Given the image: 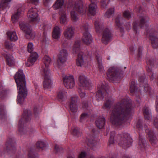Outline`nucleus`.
Wrapping results in <instances>:
<instances>
[{"mask_svg":"<svg viewBox=\"0 0 158 158\" xmlns=\"http://www.w3.org/2000/svg\"><path fill=\"white\" fill-rule=\"evenodd\" d=\"M132 110L131 105L125 99L118 103L113 108L111 115L110 120L114 125H120L123 120L129 114Z\"/></svg>","mask_w":158,"mask_h":158,"instance_id":"obj_1","label":"nucleus"},{"mask_svg":"<svg viewBox=\"0 0 158 158\" xmlns=\"http://www.w3.org/2000/svg\"><path fill=\"white\" fill-rule=\"evenodd\" d=\"M18 90V95L17 98V103L22 104L27 96V91L26 88L25 77L23 70H19L14 76Z\"/></svg>","mask_w":158,"mask_h":158,"instance_id":"obj_2","label":"nucleus"},{"mask_svg":"<svg viewBox=\"0 0 158 158\" xmlns=\"http://www.w3.org/2000/svg\"><path fill=\"white\" fill-rule=\"evenodd\" d=\"M43 61L45 65L42 69V74L44 77L43 85L45 89H50L52 87V84L50 69L49 68L51 59L49 56H46L44 57Z\"/></svg>","mask_w":158,"mask_h":158,"instance_id":"obj_3","label":"nucleus"},{"mask_svg":"<svg viewBox=\"0 0 158 158\" xmlns=\"http://www.w3.org/2000/svg\"><path fill=\"white\" fill-rule=\"evenodd\" d=\"M80 42L77 41L75 42L73 47L72 52L73 53H77L78 58L77 60V64L78 66L86 67V56L81 51L80 49Z\"/></svg>","mask_w":158,"mask_h":158,"instance_id":"obj_4","label":"nucleus"},{"mask_svg":"<svg viewBox=\"0 0 158 158\" xmlns=\"http://www.w3.org/2000/svg\"><path fill=\"white\" fill-rule=\"evenodd\" d=\"M88 28V25L87 23H82L81 24V28L85 31L83 33L82 40L85 44L88 45L91 44L92 42L91 36L87 30Z\"/></svg>","mask_w":158,"mask_h":158,"instance_id":"obj_5","label":"nucleus"},{"mask_svg":"<svg viewBox=\"0 0 158 158\" xmlns=\"http://www.w3.org/2000/svg\"><path fill=\"white\" fill-rule=\"evenodd\" d=\"M31 113L30 110H25L23 113V117L19 121L18 125L19 131L21 134L25 131V129L23 127L26 122L31 118Z\"/></svg>","mask_w":158,"mask_h":158,"instance_id":"obj_6","label":"nucleus"},{"mask_svg":"<svg viewBox=\"0 0 158 158\" xmlns=\"http://www.w3.org/2000/svg\"><path fill=\"white\" fill-rule=\"evenodd\" d=\"M73 4V6L74 10L79 12L81 15H84L86 13V7L83 6V2L82 0H77L75 2H70L68 5V7L71 6Z\"/></svg>","mask_w":158,"mask_h":158,"instance_id":"obj_7","label":"nucleus"},{"mask_svg":"<svg viewBox=\"0 0 158 158\" xmlns=\"http://www.w3.org/2000/svg\"><path fill=\"white\" fill-rule=\"evenodd\" d=\"M19 26L20 29L24 32L25 36L28 39H33L35 35L32 32L29 26L26 25L24 22H20L19 23Z\"/></svg>","mask_w":158,"mask_h":158,"instance_id":"obj_8","label":"nucleus"},{"mask_svg":"<svg viewBox=\"0 0 158 158\" xmlns=\"http://www.w3.org/2000/svg\"><path fill=\"white\" fill-rule=\"evenodd\" d=\"M119 70L114 67L110 68L107 73V77L113 80L119 79L120 78V76H119Z\"/></svg>","mask_w":158,"mask_h":158,"instance_id":"obj_9","label":"nucleus"},{"mask_svg":"<svg viewBox=\"0 0 158 158\" xmlns=\"http://www.w3.org/2000/svg\"><path fill=\"white\" fill-rule=\"evenodd\" d=\"M148 20V18L147 17L143 16L140 17V21L139 23L136 21L134 23L133 27L134 30L137 32L138 29L143 27L145 25L147 26Z\"/></svg>","mask_w":158,"mask_h":158,"instance_id":"obj_10","label":"nucleus"},{"mask_svg":"<svg viewBox=\"0 0 158 158\" xmlns=\"http://www.w3.org/2000/svg\"><path fill=\"white\" fill-rule=\"evenodd\" d=\"M64 85L68 89H71L75 85L74 79L72 76H65L63 78Z\"/></svg>","mask_w":158,"mask_h":158,"instance_id":"obj_11","label":"nucleus"},{"mask_svg":"<svg viewBox=\"0 0 158 158\" xmlns=\"http://www.w3.org/2000/svg\"><path fill=\"white\" fill-rule=\"evenodd\" d=\"M68 53L66 49H62L60 51L58 57V65L60 67L66 60Z\"/></svg>","mask_w":158,"mask_h":158,"instance_id":"obj_12","label":"nucleus"},{"mask_svg":"<svg viewBox=\"0 0 158 158\" xmlns=\"http://www.w3.org/2000/svg\"><path fill=\"white\" fill-rule=\"evenodd\" d=\"M38 10L36 8H31L28 11L27 15L29 20L31 22L36 21L37 20Z\"/></svg>","mask_w":158,"mask_h":158,"instance_id":"obj_13","label":"nucleus"},{"mask_svg":"<svg viewBox=\"0 0 158 158\" xmlns=\"http://www.w3.org/2000/svg\"><path fill=\"white\" fill-rule=\"evenodd\" d=\"M16 9V12L11 17V20L13 23H15L18 22L20 16L23 11V9L22 8V5L21 4H19L17 6Z\"/></svg>","mask_w":158,"mask_h":158,"instance_id":"obj_14","label":"nucleus"},{"mask_svg":"<svg viewBox=\"0 0 158 158\" xmlns=\"http://www.w3.org/2000/svg\"><path fill=\"white\" fill-rule=\"evenodd\" d=\"M111 35L110 30L108 28H106L103 31L102 41L105 44H107L110 40Z\"/></svg>","mask_w":158,"mask_h":158,"instance_id":"obj_15","label":"nucleus"},{"mask_svg":"<svg viewBox=\"0 0 158 158\" xmlns=\"http://www.w3.org/2000/svg\"><path fill=\"white\" fill-rule=\"evenodd\" d=\"M106 84H105V85H102L101 86L99 85L98 86V90L96 95V97L97 99L99 100L102 99L104 94L106 95Z\"/></svg>","mask_w":158,"mask_h":158,"instance_id":"obj_16","label":"nucleus"},{"mask_svg":"<svg viewBox=\"0 0 158 158\" xmlns=\"http://www.w3.org/2000/svg\"><path fill=\"white\" fill-rule=\"evenodd\" d=\"M78 85L84 89H88L89 85L88 81L86 77L83 75H80L79 77Z\"/></svg>","mask_w":158,"mask_h":158,"instance_id":"obj_17","label":"nucleus"},{"mask_svg":"<svg viewBox=\"0 0 158 158\" xmlns=\"http://www.w3.org/2000/svg\"><path fill=\"white\" fill-rule=\"evenodd\" d=\"M77 99L78 97L77 96H75L71 98V100L69 102V104L71 112L73 113L77 112V107L76 104Z\"/></svg>","mask_w":158,"mask_h":158,"instance_id":"obj_18","label":"nucleus"},{"mask_svg":"<svg viewBox=\"0 0 158 158\" xmlns=\"http://www.w3.org/2000/svg\"><path fill=\"white\" fill-rule=\"evenodd\" d=\"M74 28L71 26L68 27L65 30L64 32V35L66 39L70 40L74 37Z\"/></svg>","mask_w":158,"mask_h":158,"instance_id":"obj_19","label":"nucleus"},{"mask_svg":"<svg viewBox=\"0 0 158 158\" xmlns=\"http://www.w3.org/2000/svg\"><path fill=\"white\" fill-rule=\"evenodd\" d=\"M38 57V55L36 52H31L30 56L27 62L26 63V64L28 67H30L32 66L36 61Z\"/></svg>","mask_w":158,"mask_h":158,"instance_id":"obj_20","label":"nucleus"},{"mask_svg":"<svg viewBox=\"0 0 158 158\" xmlns=\"http://www.w3.org/2000/svg\"><path fill=\"white\" fill-rule=\"evenodd\" d=\"M2 55L6 58L7 64L10 66L13 65L15 63V59L13 56L6 52L2 53Z\"/></svg>","mask_w":158,"mask_h":158,"instance_id":"obj_21","label":"nucleus"},{"mask_svg":"<svg viewBox=\"0 0 158 158\" xmlns=\"http://www.w3.org/2000/svg\"><path fill=\"white\" fill-rule=\"evenodd\" d=\"M139 81L141 83V85H143L144 91L145 92L150 93L151 92V89L148 85L147 83L146 79H144V77H142L140 78L139 79Z\"/></svg>","mask_w":158,"mask_h":158,"instance_id":"obj_22","label":"nucleus"},{"mask_svg":"<svg viewBox=\"0 0 158 158\" xmlns=\"http://www.w3.org/2000/svg\"><path fill=\"white\" fill-rule=\"evenodd\" d=\"M11 0H2L0 3V9L6 12L10 7V3Z\"/></svg>","mask_w":158,"mask_h":158,"instance_id":"obj_23","label":"nucleus"},{"mask_svg":"<svg viewBox=\"0 0 158 158\" xmlns=\"http://www.w3.org/2000/svg\"><path fill=\"white\" fill-rule=\"evenodd\" d=\"M61 30L58 26L54 27L52 33V37L56 39H59L61 35Z\"/></svg>","mask_w":158,"mask_h":158,"instance_id":"obj_24","label":"nucleus"},{"mask_svg":"<svg viewBox=\"0 0 158 158\" xmlns=\"http://www.w3.org/2000/svg\"><path fill=\"white\" fill-rule=\"evenodd\" d=\"M132 142L131 138L130 136H127L126 137H124L121 140L120 143L121 145L128 147L131 144Z\"/></svg>","mask_w":158,"mask_h":158,"instance_id":"obj_25","label":"nucleus"},{"mask_svg":"<svg viewBox=\"0 0 158 158\" xmlns=\"http://www.w3.org/2000/svg\"><path fill=\"white\" fill-rule=\"evenodd\" d=\"M60 23L61 24H65L67 22L68 19L65 11L61 10L60 12Z\"/></svg>","mask_w":158,"mask_h":158,"instance_id":"obj_26","label":"nucleus"},{"mask_svg":"<svg viewBox=\"0 0 158 158\" xmlns=\"http://www.w3.org/2000/svg\"><path fill=\"white\" fill-rule=\"evenodd\" d=\"M97 127L100 129L104 127L105 123V119L103 117L98 118L95 122Z\"/></svg>","mask_w":158,"mask_h":158,"instance_id":"obj_27","label":"nucleus"},{"mask_svg":"<svg viewBox=\"0 0 158 158\" xmlns=\"http://www.w3.org/2000/svg\"><path fill=\"white\" fill-rule=\"evenodd\" d=\"M7 35L8 37L12 41H16L18 38L16 32L15 31H10L7 32Z\"/></svg>","mask_w":158,"mask_h":158,"instance_id":"obj_28","label":"nucleus"},{"mask_svg":"<svg viewBox=\"0 0 158 158\" xmlns=\"http://www.w3.org/2000/svg\"><path fill=\"white\" fill-rule=\"evenodd\" d=\"M96 58L97 60L98 68L100 71L101 72L103 73L104 70L102 64V57L100 55L97 54L96 56Z\"/></svg>","mask_w":158,"mask_h":158,"instance_id":"obj_29","label":"nucleus"},{"mask_svg":"<svg viewBox=\"0 0 158 158\" xmlns=\"http://www.w3.org/2000/svg\"><path fill=\"white\" fill-rule=\"evenodd\" d=\"M97 7V5L94 3L91 2L89 8V11L90 14L92 15H95L96 13Z\"/></svg>","mask_w":158,"mask_h":158,"instance_id":"obj_30","label":"nucleus"},{"mask_svg":"<svg viewBox=\"0 0 158 158\" xmlns=\"http://www.w3.org/2000/svg\"><path fill=\"white\" fill-rule=\"evenodd\" d=\"M150 38L152 47L153 48H158V38L156 36L152 35H150Z\"/></svg>","mask_w":158,"mask_h":158,"instance_id":"obj_31","label":"nucleus"},{"mask_svg":"<svg viewBox=\"0 0 158 158\" xmlns=\"http://www.w3.org/2000/svg\"><path fill=\"white\" fill-rule=\"evenodd\" d=\"M97 144V142L95 140L93 139L89 140L87 143L88 146L94 150H95L96 148H98Z\"/></svg>","mask_w":158,"mask_h":158,"instance_id":"obj_32","label":"nucleus"},{"mask_svg":"<svg viewBox=\"0 0 158 158\" xmlns=\"http://www.w3.org/2000/svg\"><path fill=\"white\" fill-rule=\"evenodd\" d=\"M64 3V0H57L53 7L55 9H58L61 7Z\"/></svg>","mask_w":158,"mask_h":158,"instance_id":"obj_33","label":"nucleus"},{"mask_svg":"<svg viewBox=\"0 0 158 158\" xmlns=\"http://www.w3.org/2000/svg\"><path fill=\"white\" fill-rule=\"evenodd\" d=\"M143 113L145 119L149 120L151 118L152 116L150 110L148 107H146L144 108Z\"/></svg>","mask_w":158,"mask_h":158,"instance_id":"obj_34","label":"nucleus"},{"mask_svg":"<svg viewBox=\"0 0 158 158\" xmlns=\"http://www.w3.org/2000/svg\"><path fill=\"white\" fill-rule=\"evenodd\" d=\"M36 145L37 148L44 149L46 147V142L43 141H39L37 143Z\"/></svg>","mask_w":158,"mask_h":158,"instance_id":"obj_35","label":"nucleus"},{"mask_svg":"<svg viewBox=\"0 0 158 158\" xmlns=\"http://www.w3.org/2000/svg\"><path fill=\"white\" fill-rule=\"evenodd\" d=\"M95 26L96 31L98 32H99L102 28V24L100 23L99 20H98L95 21Z\"/></svg>","mask_w":158,"mask_h":158,"instance_id":"obj_36","label":"nucleus"},{"mask_svg":"<svg viewBox=\"0 0 158 158\" xmlns=\"http://www.w3.org/2000/svg\"><path fill=\"white\" fill-rule=\"evenodd\" d=\"M156 110L157 111H158V97L156 98ZM154 124L156 127L158 128V118H156L155 119Z\"/></svg>","mask_w":158,"mask_h":158,"instance_id":"obj_37","label":"nucleus"},{"mask_svg":"<svg viewBox=\"0 0 158 158\" xmlns=\"http://www.w3.org/2000/svg\"><path fill=\"white\" fill-rule=\"evenodd\" d=\"M136 83L135 81H132L130 85V90L131 93H133L136 91Z\"/></svg>","mask_w":158,"mask_h":158,"instance_id":"obj_38","label":"nucleus"},{"mask_svg":"<svg viewBox=\"0 0 158 158\" xmlns=\"http://www.w3.org/2000/svg\"><path fill=\"white\" fill-rule=\"evenodd\" d=\"M51 28V25L48 24L46 22H45L44 23H41L40 24V29L44 30H46L48 29H50Z\"/></svg>","mask_w":158,"mask_h":158,"instance_id":"obj_39","label":"nucleus"},{"mask_svg":"<svg viewBox=\"0 0 158 158\" xmlns=\"http://www.w3.org/2000/svg\"><path fill=\"white\" fill-rule=\"evenodd\" d=\"M66 92L64 90H60L58 94V98L59 99H62L64 98L66 95Z\"/></svg>","mask_w":158,"mask_h":158,"instance_id":"obj_40","label":"nucleus"},{"mask_svg":"<svg viewBox=\"0 0 158 158\" xmlns=\"http://www.w3.org/2000/svg\"><path fill=\"white\" fill-rule=\"evenodd\" d=\"M114 12V9L111 8L109 9L106 12L105 15L107 18H110Z\"/></svg>","mask_w":158,"mask_h":158,"instance_id":"obj_41","label":"nucleus"},{"mask_svg":"<svg viewBox=\"0 0 158 158\" xmlns=\"http://www.w3.org/2000/svg\"><path fill=\"white\" fill-rule=\"evenodd\" d=\"M71 17L73 21L75 22L78 20V18L77 17V14L75 11H72L71 12Z\"/></svg>","mask_w":158,"mask_h":158,"instance_id":"obj_42","label":"nucleus"},{"mask_svg":"<svg viewBox=\"0 0 158 158\" xmlns=\"http://www.w3.org/2000/svg\"><path fill=\"white\" fill-rule=\"evenodd\" d=\"M148 135L150 141L152 142H154L156 140V138L154 133H153L152 132L150 131L148 133Z\"/></svg>","mask_w":158,"mask_h":158,"instance_id":"obj_43","label":"nucleus"},{"mask_svg":"<svg viewBox=\"0 0 158 158\" xmlns=\"http://www.w3.org/2000/svg\"><path fill=\"white\" fill-rule=\"evenodd\" d=\"M55 150L56 152L59 154L63 153L64 151L63 148L60 147L57 145H56L55 146Z\"/></svg>","mask_w":158,"mask_h":158,"instance_id":"obj_44","label":"nucleus"},{"mask_svg":"<svg viewBox=\"0 0 158 158\" xmlns=\"http://www.w3.org/2000/svg\"><path fill=\"white\" fill-rule=\"evenodd\" d=\"M83 88V89H82V87H81L79 89L78 92L79 93L80 96L81 98H84L85 96V94L84 89Z\"/></svg>","mask_w":158,"mask_h":158,"instance_id":"obj_45","label":"nucleus"},{"mask_svg":"<svg viewBox=\"0 0 158 158\" xmlns=\"http://www.w3.org/2000/svg\"><path fill=\"white\" fill-rule=\"evenodd\" d=\"M113 101V100L110 99L107 100L105 104V106L103 107V108L105 107L107 108H109L112 104Z\"/></svg>","mask_w":158,"mask_h":158,"instance_id":"obj_46","label":"nucleus"},{"mask_svg":"<svg viewBox=\"0 0 158 158\" xmlns=\"http://www.w3.org/2000/svg\"><path fill=\"white\" fill-rule=\"evenodd\" d=\"M34 49L33 44L30 42L28 43L27 45V50L29 52L31 53L33 50Z\"/></svg>","mask_w":158,"mask_h":158,"instance_id":"obj_47","label":"nucleus"},{"mask_svg":"<svg viewBox=\"0 0 158 158\" xmlns=\"http://www.w3.org/2000/svg\"><path fill=\"white\" fill-rule=\"evenodd\" d=\"M115 23L116 25L118 27H120L121 24V17L119 16L117 17L115 19Z\"/></svg>","mask_w":158,"mask_h":158,"instance_id":"obj_48","label":"nucleus"},{"mask_svg":"<svg viewBox=\"0 0 158 158\" xmlns=\"http://www.w3.org/2000/svg\"><path fill=\"white\" fill-rule=\"evenodd\" d=\"M5 46L6 48L8 49H11L13 47L11 43L7 40L5 41Z\"/></svg>","mask_w":158,"mask_h":158,"instance_id":"obj_49","label":"nucleus"},{"mask_svg":"<svg viewBox=\"0 0 158 158\" xmlns=\"http://www.w3.org/2000/svg\"><path fill=\"white\" fill-rule=\"evenodd\" d=\"M72 130L73 133L74 135L79 136L80 133L79 132L78 128L77 127H75L73 128Z\"/></svg>","mask_w":158,"mask_h":158,"instance_id":"obj_50","label":"nucleus"},{"mask_svg":"<svg viewBox=\"0 0 158 158\" xmlns=\"http://www.w3.org/2000/svg\"><path fill=\"white\" fill-rule=\"evenodd\" d=\"M123 14L124 16L127 19H129L131 17V13L128 10L125 11L123 13Z\"/></svg>","mask_w":158,"mask_h":158,"instance_id":"obj_51","label":"nucleus"},{"mask_svg":"<svg viewBox=\"0 0 158 158\" xmlns=\"http://www.w3.org/2000/svg\"><path fill=\"white\" fill-rule=\"evenodd\" d=\"M110 1V0H102L101 2L102 6L104 8H106L107 6V3L108 2H109Z\"/></svg>","mask_w":158,"mask_h":158,"instance_id":"obj_52","label":"nucleus"},{"mask_svg":"<svg viewBox=\"0 0 158 158\" xmlns=\"http://www.w3.org/2000/svg\"><path fill=\"white\" fill-rule=\"evenodd\" d=\"M88 117V114L86 113H83L81 115V121L83 122V121Z\"/></svg>","mask_w":158,"mask_h":158,"instance_id":"obj_53","label":"nucleus"},{"mask_svg":"<svg viewBox=\"0 0 158 158\" xmlns=\"http://www.w3.org/2000/svg\"><path fill=\"white\" fill-rule=\"evenodd\" d=\"M86 155V153L84 151L82 152L79 156V158H85Z\"/></svg>","mask_w":158,"mask_h":158,"instance_id":"obj_54","label":"nucleus"},{"mask_svg":"<svg viewBox=\"0 0 158 158\" xmlns=\"http://www.w3.org/2000/svg\"><path fill=\"white\" fill-rule=\"evenodd\" d=\"M115 135V133L114 132H113L111 133L110 135V142L111 143H114V137Z\"/></svg>","mask_w":158,"mask_h":158,"instance_id":"obj_55","label":"nucleus"},{"mask_svg":"<svg viewBox=\"0 0 158 158\" xmlns=\"http://www.w3.org/2000/svg\"><path fill=\"white\" fill-rule=\"evenodd\" d=\"M30 2L32 4L36 5L39 2V0H30Z\"/></svg>","mask_w":158,"mask_h":158,"instance_id":"obj_56","label":"nucleus"},{"mask_svg":"<svg viewBox=\"0 0 158 158\" xmlns=\"http://www.w3.org/2000/svg\"><path fill=\"white\" fill-rule=\"evenodd\" d=\"M52 0H43L45 6H47L50 3Z\"/></svg>","mask_w":158,"mask_h":158,"instance_id":"obj_57","label":"nucleus"},{"mask_svg":"<svg viewBox=\"0 0 158 158\" xmlns=\"http://www.w3.org/2000/svg\"><path fill=\"white\" fill-rule=\"evenodd\" d=\"M6 92L5 91H4L3 92H2L1 93L0 95V98H1L3 99V97H5L6 96Z\"/></svg>","mask_w":158,"mask_h":158,"instance_id":"obj_58","label":"nucleus"},{"mask_svg":"<svg viewBox=\"0 0 158 158\" xmlns=\"http://www.w3.org/2000/svg\"><path fill=\"white\" fill-rule=\"evenodd\" d=\"M148 71L150 75H151V77H150L151 79L152 80L153 79V75H151L152 74V73L151 71V70H148Z\"/></svg>","mask_w":158,"mask_h":158,"instance_id":"obj_59","label":"nucleus"},{"mask_svg":"<svg viewBox=\"0 0 158 158\" xmlns=\"http://www.w3.org/2000/svg\"><path fill=\"white\" fill-rule=\"evenodd\" d=\"M28 158H37V157H35L34 156H31L30 154L28 155Z\"/></svg>","mask_w":158,"mask_h":158,"instance_id":"obj_60","label":"nucleus"},{"mask_svg":"<svg viewBox=\"0 0 158 158\" xmlns=\"http://www.w3.org/2000/svg\"><path fill=\"white\" fill-rule=\"evenodd\" d=\"M141 51L140 50V49H139V53H138V55H139V57L140 56V55L141 54Z\"/></svg>","mask_w":158,"mask_h":158,"instance_id":"obj_61","label":"nucleus"},{"mask_svg":"<svg viewBox=\"0 0 158 158\" xmlns=\"http://www.w3.org/2000/svg\"><path fill=\"white\" fill-rule=\"evenodd\" d=\"M68 158H74L73 156H69L68 157Z\"/></svg>","mask_w":158,"mask_h":158,"instance_id":"obj_62","label":"nucleus"},{"mask_svg":"<svg viewBox=\"0 0 158 158\" xmlns=\"http://www.w3.org/2000/svg\"><path fill=\"white\" fill-rule=\"evenodd\" d=\"M34 113H35V115H36V112H35V111H36V110H35V108L34 109Z\"/></svg>","mask_w":158,"mask_h":158,"instance_id":"obj_63","label":"nucleus"},{"mask_svg":"<svg viewBox=\"0 0 158 158\" xmlns=\"http://www.w3.org/2000/svg\"><path fill=\"white\" fill-rule=\"evenodd\" d=\"M123 158H130L128 156H124Z\"/></svg>","mask_w":158,"mask_h":158,"instance_id":"obj_64","label":"nucleus"}]
</instances>
